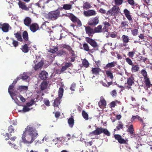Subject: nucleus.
Returning <instances> with one entry per match:
<instances>
[{"label": "nucleus", "instance_id": "obj_1", "mask_svg": "<svg viewBox=\"0 0 152 152\" xmlns=\"http://www.w3.org/2000/svg\"><path fill=\"white\" fill-rule=\"evenodd\" d=\"M38 135L37 131L31 126H28L26 128L22 136L23 142L26 144L31 143Z\"/></svg>", "mask_w": 152, "mask_h": 152}, {"label": "nucleus", "instance_id": "obj_2", "mask_svg": "<svg viewBox=\"0 0 152 152\" xmlns=\"http://www.w3.org/2000/svg\"><path fill=\"white\" fill-rule=\"evenodd\" d=\"M102 133L107 136L110 135V132L107 129L100 127L97 128L95 130L93 131L92 132H90L88 134V136L91 137L93 135H98Z\"/></svg>", "mask_w": 152, "mask_h": 152}, {"label": "nucleus", "instance_id": "obj_3", "mask_svg": "<svg viewBox=\"0 0 152 152\" xmlns=\"http://www.w3.org/2000/svg\"><path fill=\"white\" fill-rule=\"evenodd\" d=\"M60 13V11L58 10L50 12L48 15V18L51 20H56L59 17Z\"/></svg>", "mask_w": 152, "mask_h": 152}, {"label": "nucleus", "instance_id": "obj_4", "mask_svg": "<svg viewBox=\"0 0 152 152\" xmlns=\"http://www.w3.org/2000/svg\"><path fill=\"white\" fill-rule=\"evenodd\" d=\"M127 83L125 84L126 88L128 89H131V86L134 84V75L132 74L131 75L127 78ZM131 89L132 90V89Z\"/></svg>", "mask_w": 152, "mask_h": 152}, {"label": "nucleus", "instance_id": "obj_5", "mask_svg": "<svg viewBox=\"0 0 152 152\" xmlns=\"http://www.w3.org/2000/svg\"><path fill=\"white\" fill-rule=\"evenodd\" d=\"M120 9L118 7L114 6L112 8L109 10L107 12L106 14L112 16L117 15L119 12Z\"/></svg>", "mask_w": 152, "mask_h": 152}, {"label": "nucleus", "instance_id": "obj_6", "mask_svg": "<svg viewBox=\"0 0 152 152\" xmlns=\"http://www.w3.org/2000/svg\"><path fill=\"white\" fill-rule=\"evenodd\" d=\"M99 21V17L96 16L90 19L88 22V24L89 25L95 26L98 23Z\"/></svg>", "mask_w": 152, "mask_h": 152}, {"label": "nucleus", "instance_id": "obj_7", "mask_svg": "<svg viewBox=\"0 0 152 152\" xmlns=\"http://www.w3.org/2000/svg\"><path fill=\"white\" fill-rule=\"evenodd\" d=\"M86 40L94 48H97L98 46L95 40L91 38L88 37H86Z\"/></svg>", "mask_w": 152, "mask_h": 152}, {"label": "nucleus", "instance_id": "obj_8", "mask_svg": "<svg viewBox=\"0 0 152 152\" xmlns=\"http://www.w3.org/2000/svg\"><path fill=\"white\" fill-rule=\"evenodd\" d=\"M14 85L13 84H11L9 86L8 88V92L12 97V99L14 100L15 102L17 104H18V102H17V101L18 100L17 99H14L12 97V95H15L16 94H15V92L14 91H11L12 90L13 88H14Z\"/></svg>", "mask_w": 152, "mask_h": 152}, {"label": "nucleus", "instance_id": "obj_9", "mask_svg": "<svg viewBox=\"0 0 152 152\" xmlns=\"http://www.w3.org/2000/svg\"><path fill=\"white\" fill-rule=\"evenodd\" d=\"M96 12L93 10H89L87 11L84 10L83 14L86 17H89L91 16H94L96 15Z\"/></svg>", "mask_w": 152, "mask_h": 152}, {"label": "nucleus", "instance_id": "obj_10", "mask_svg": "<svg viewBox=\"0 0 152 152\" xmlns=\"http://www.w3.org/2000/svg\"><path fill=\"white\" fill-rule=\"evenodd\" d=\"M114 137L118 140V142L121 144H126L127 140H125L122 138L121 136L118 134H115Z\"/></svg>", "mask_w": 152, "mask_h": 152}, {"label": "nucleus", "instance_id": "obj_11", "mask_svg": "<svg viewBox=\"0 0 152 152\" xmlns=\"http://www.w3.org/2000/svg\"><path fill=\"white\" fill-rule=\"evenodd\" d=\"M11 28L8 23H4L3 24H0V28L2 29V31L5 32H7L9 31V28Z\"/></svg>", "mask_w": 152, "mask_h": 152}, {"label": "nucleus", "instance_id": "obj_12", "mask_svg": "<svg viewBox=\"0 0 152 152\" xmlns=\"http://www.w3.org/2000/svg\"><path fill=\"white\" fill-rule=\"evenodd\" d=\"M18 5L19 8L22 10L26 11L29 10V7L26 6L25 3L20 0L18 2Z\"/></svg>", "mask_w": 152, "mask_h": 152}, {"label": "nucleus", "instance_id": "obj_13", "mask_svg": "<svg viewBox=\"0 0 152 152\" xmlns=\"http://www.w3.org/2000/svg\"><path fill=\"white\" fill-rule=\"evenodd\" d=\"M39 76L42 80H45L48 77V74L45 71H42L39 74Z\"/></svg>", "mask_w": 152, "mask_h": 152}, {"label": "nucleus", "instance_id": "obj_14", "mask_svg": "<svg viewBox=\"0 0 152 152\" xmlns=\"http://www.w3.org/2000/svg\"><path fill=\"white\" fill-rule=\"evenodd\" d=\"M86 33L89 36L92 35L94 33V31L93 28H91L89 26H85Z\"/></svg>", "mask_w": 152, "mask_h": 152}, {"label": "nucleus", "instance_id": "obj_15", "mask_svg": "<svg viewBox=\"0 0 152 152\" xmlns=\"http://www.w3.org/2000/svg\"><path fill=\"white\" fill-rule=\"evenodd\" d=\"M30 29L33 32H35L39 29L38 25L36 23H33L30 26Z\"/></svg>", "mask_w": 152, "mask_h": 152}, {"label": "nucleus", "instance_id": "obj_16", "mask_svg": "<svg viewBox=\"0 0 152 152\" xmlns=\"http://www.w3.org/2000/svg\"><path fill=\"white\" fill-rule=\"evenodd\" d=\"M124 12L125 16L127 19L129 21L132 20V19L130 14V12L127 9H125L124 10Z\"/></svg>", "mask_w": 152, "mask_h": 152}, {"label": "nucleus", "instance_id": "obj_17", "mask_svg": "<svg viewBox=\"0 0 152 152\" xmlns=\"http://www.w3.org/2000/svg\"><path fill=\"white\" fill-rule=\"evenodd\" d=\"M101 71V69L99 68H92L91 70L92 74L96 75H99Z\"/></svg>", "mask_w": 152, "mask_h": 152}, {"label": "nucleus", "instance_id": "obj_18", "mask_svg": "<svg viewBox=\"0 0 152 152\" xmlns=\"http://www.w3.org/2000/svg\"><path fill=\"white\" fill-rule=\"evenodd\" d=\"M31 19L29 17L26 18L24 20V23L25 25L27 26H29L31 23Z\"/></svg>", "mask_w": 152, "mask_h": 152}, {"label": "nucleus", "instance_id": "obj_19", "mask_svg": "<svg viewBox=\"0 0 152 152\" xmlns=\"http://www.w3.org/2000/svg\"><path fill=\"white\" fill-rule=\"evenodd\" d=\"M43 65V63L42 61L39 62L37 64L35 65L34 67V69L35 70L41 69Z\"/></svg>", "mask_w": 152, "mask_h": 152}, {"label": "nucleus", "instance_id": "obj_20", "mask_svg": "<svg viewBox=\"0 0 152 152\" xmlns=\"http://www.w3.org/2000/svg\"><path fill=\"white\" fill-rule=\"evenodd\" d=\"M116 64V63L115 62H111V63H109L107 64L106 66H105L104 67V69H107L108 68H111L112 67H113L115 66Z\"/></svg>", "mask_w": 152, "mask_h": 152}, {"label": "nucleus", "instance_id": "obj_21", "mask_svg": "<svg viewBox=\"0 0 152 152\" xmlns=\"http://www.w3.org/2000/svg\"><path fill=\"white\" fill-rule=\"evenodd\" d=\"M144 79L145 84L147 88H149L151 85V84L149 78L147 77L144 78Z\"/></svg>", "mask_w": 152, "mask_h": 152}, {"label": "nucleus", "instance_id": "obj_22", "mask_svg": "<svg viewBox=\"0 0 152 152\" xmlns=\"http://www.w3.org/2000/svg\"><path fill=\"white\" fill-rule=\"evenodd\" d=\"M140 69L138 65H132V72H135L138 71Z\"/></svg>", "mask_w": 152, "mask_h": 152}, {"label": "nucleus", "instance_id": "obj_23", "mask_svg": "<svg viewBox=\"0 0 152 152\" xmlns=\"http://www.w3.org/2000/svg\"><path fill=\"white\" fill-rule=\"evenodd\" d=\"M48 83L47 82L45 81H43L41 84L40 85L41 89L42 90L45 89L47 87Z\"/></svg>", "mask_w": 152, "mask_h": 152}, {"label": "nucleus", "instance_id": "obj_24", "mask_svg": "<svg viewBox=\"0 0 152 152\" xmlns=\"http://www.w3.org/2000/svg\"><path fill=\"white\" fill-rule=\"evenodd\" d=\"M23 37L24 41H25V42H26L28 40V34L27 32L26 31H24L23 32Z\"/></svg>", "mask_w": 152, "mask_h": 152}, {"label": "nucleus", "instance_id": "obj_25", "mask_svg": "<svg viewBox=\"0 0 152 152\" xmlns=\"http://www.w3.org/2000/svg\"><path fill=\"white\" fill-rule=\"evenodd\" d=\"M68 122L69 126L70 127L72 128L74 124V120L72 117L68 119Z\"/></svg>", "mask_w": 152, "mask_h": 152}, {"label": "nucleus", "instance_id": "obj_26", "mask_svg": "<svg viewBox=\"0 0 152 152\" xmlns=\"http://www.w3.org/2000/svg\"><path fill=\"white\" fill-rule=\"evenodd\" d=\"M135 119H138L139 121L142 122V123H143L142 119L141 117H140L138 115H136V116H132V117L131 119V121H134Z\"/></svg>", "mask_w": 152, "mask_h": 152}, {"label": "nucleus", "instance_id": "obj_27", "mask_svg": "<svg viewBox=\"0 0 152 152\" xmlns=\"http://www.w3.org/2000/svg\"><path fill=\"white\" fill-rule=\"evenodd\" d=\"M64 91V90L62 88L60 87L58 91V98H60V99H61L63 96Z\"/></svg>", "mask_w": 152, "mask_h": 152}, {"label": "nucleus", "instance_id": "obj_28", "mask_svg": "<svg viewBox=\"0 0 152 152\" xmlns=\"http://www.w3.org/2000/svg\"><path fill=\"white\" fill-rule=\"evenodd\" d=\"M45 3V0H41L39 2L36 4V5L40 7H44V4Z\"/></svg>", "mask_w": 152, "mask_h": 152}, {"label": "nucleus", "instance_id": "obj_29", "mask_svg": "<svg viewBox=\"0 0 152 152\" xmlns=\"http://www.w3.org/2000/svg\"><path fill=\"white\" fill-rule=\"evenodd\" d=\"M61 99L59 98H56L54 100V102L53 104V106L54 107H57L58 105L60 104V100Z\"/></svg>", "mask_w": 152, "mask_h": 152}, {"label": "nucleus", "instance_id": "obj_30", "mask_svg": "<svg viewBox=\"0 0 152 152\" xmlns=\"http://www.w3.org/2000/svg\"><path fill=\"white\" fill-rule=\"evenodd\" d=\"M114 2L115 4L114 6L118 7L122 4L123 0H114Z\"/></svg>", "mask_w": 152, "mask_h": 152}, {"label": "nucleus", "instance_id": "obj_31", "mask_svg": "<svg viewBox=\"0 0 152 152\" xmlns=\"http://www.w3.org/2000/svg\"><path fill=\"white\" fill-rule=\"evenodd\" d=\"M98 104L99 107L101 108L104 107L106 105V101L104 100H100Z\"/></svg>", "mask_w": 152, "mask_h": 152}, {"label": "nucleus", "instance_id": "obj_32", "mask_svg": "<svg viewBox=\"0 0 152 152\" xmlns=\"http://www.w3.org/2000/svg\"><path fill=\"white\" fill-rule=\"evenodd\" d=\"M94 33L101 32L102 31V26L99 25L97 27H95L94 29Z\"/></svg>", "mask_w": 152, "mask_h": 152}, {"label": "nucleus", "instance_id": "obj_33", "mask_svg": "<svg viewBox=\"0 0 152 152\" xmlns=\"http://www.w3.org/2000/svg\"><path fill=\"white\" fill-rule=\"evenodd\" d=\"M83 6L84 9H88L90 8L91 7L90 3L88 2L84 3Z\"/></svg>", "mask_w": 152, "mask_h": 152}, {"label": "nucleus", "instance_id": "obj_34", "mask_svg": "<svg viewBox=\"0 0 152 152\" xmlns=\"http://www.w3.org/2000/svg\"><path fill=\"white\" fill-rule=\"evenodd\" d=\"M21 49L23 52L25 53H27L28 51V47L26 44L23 45L22 48H21Z\"/></svg>", "mask_w": 152, "mask_h": 152}, {"label": "nucleus", "instance_id": "obj_35", "mask_svg": "<svg viewBox=\"0 0 152 152\" xmlns=\"http://www.w3.org/2000/svg\"><path fill=\"white\" fill-rule=\"evenodd\" d=\"M105 72L107 77H109L111 79H113V74L110 71H106Z\"/></svg>", "mask_w": 152, "mask_h": 152}, {"label": "nucleus", "instance_id": "obj_36", "mask_svg": "<svg viewBox=\"0 0 152 152\" xmlns=\"http://www.w3.org/2000/svg\"><path fill=\"white\" fill-rule=\"evenodd\" d=\"M122 38L123 42L127 43L129 42V38L128 36L123 35Z\"/></svg>", "mask_w": 152, "mask_h": 152}, {"label": "nucleus", "instance_id": "obj_37", "mask_svg": "<svg viewBox=\"0 0 152 152\" xmlns=\"http://www.w3.org/2000/svg\"><path fill=\"white\" fill-rule=\"evenodd\" d=\"M55 57V56L53 53H51L50 54H49L47 56V57L50 60V61H53L54 60Z\"/></svg>", "mask_w": 152, "mask_h": 152}, {"label": "nucleus", "instance_id": "obj_38", "mask_svg": "<svg viewBox=\"0 0 152 152\" xmlns=\"http://www.w3.org/2000/svg\"><path fill=\"white\" fill-rule=\"evenodd\" d=\"M67 33L64 30L61 31L60 34V37L59 39H62L63 38H65L67 35Z\"/></svg>", "mask_w": 152, "mask_h": 152}, {"label": "nucleus", "instance_id": "obj_39", "mask_svg": "<svg viewBox=\"0 0 152 152\" xmlns=\"http://www.w3.org/2000/svg\"><path fill=\"white\" fill-rule=\"evenodd\" d=\"M15 37L16 38L17 40L20 41H23V39L22 38L21 35L18 33H16L15 34Z\"/></svg>", "mask_w": 152, "mask_h": 152}, {"label": "nucleus", "instance_id": "obj_40", "mask_svg": "<svg viewBox=\"0 0 152 152\" xmlns=\"http://www.w3.org/2000/svg\"><path fill=\"white\" fill-rule=\"evenodd\" d=\"M57 55L58 56H61L62 55H64L66 54L65 51L63 50H61L58 51L57 53Z\"/></svg>", "mask_w": 152, "mask_h": 152}, {"label": "nucleus", "instance_id": "obj_41", "mask_svg": "<svg viewBox=\"0 0 152 152\" xmlns=\"http://www.w3.org/2000/svg\"><path fill=\"white\" fill-rule=\"evenodd\" d=\"M28 89V86H20L18 88V90H20V91H27Z\"/></svg>", "mask_w": 152, "mask_h": 152}, {"label": "nucleus", "instance_id": "obj_42", "mask_svg": "<svg viewBox=\"0 0 152 152\" xmlns=\"http://www.w3.org/2000/svg\"><path fill=\"white\" fill-rule=\"evenodd\" d=\"M72 5L69 4H65L63 7V8L65 10H69L72 9Z\"/></svg>", "mask_w": 152, "mask_h": 152}, {"label": "nucleus", "instance_id": "obj_43", "mask_svg": "<svg viewBox=\"0 0 152 152\" xmlns=\"http://www.w3.org/2000/svg\"><path fill=\"white\" fill-rule=\"evenodd\" d=\"M58 49L57 47H52L50 48L49 52L54 54L55 52L57 51Z\"/></svg>", "mask_w": 152, "mask_h": 152}, {"label": "nucleus", "instance_id": "obj_44", "mask_svg": "<svg viewBox=\"0 0 152 152\" xmlns=\"http://www.w3.org/2000/svg\"><path fill=\"white\" fill-rule=\"evenodd\" d=\"M82 63L83 66L86 67H88L89 66V64L88 61L86 59H84L82 61Z\"/></svg>", "mask_w": 152, "mask_h": 152}, {"label": "nucleus", "instance_id": "obj_45", "mask_svg": "<svg viewBox=\"0 0 152 152\" xmlns=\"http://www.w3.org/2000/svg\"><path fill=\"white\" fill-rule=\"evenodd\" d=\"M30 110V109L29 108L26 106H25L23 107V110H19V111L22 112L23 113H25L26 112H28Z\"/></svg>", "mask_w": 152, "mask_h": 152}, {"label": "nucleus", "instance_id": "obj_46", "mask_svg": "<svg viewBox=\"0 0 152 152\" xmlns=\"http://www.w3.org/2000/svg\"><path fill=\"white\" fill-rule=\"evenodd\" d=\"M82 115L83 118L86 120H87L88 119V114L84 111L82 112Z\"/></svg>", "mask_w": 152, "mask_h": 152}, {"label": "nucleus", "instance_id": "obj_47", "mask_svg": "<svg viewBox=\"0 0 152 152\" xmlns=\"http://www.w3.org/2000/svg\"><path fill=\"white\" fill-rule=\"evenodd\" d=\"M21 75L22 79L23 80H27V79H28V76L26 75V74L24 73Z\"/></svg>", "mask_w": 152, "mask_h": 152}, {"label": "nucleus", "instance_id": "obj_48", "mask_svg": "<svg viewBox=\"0 0 152 152\" xmlns=\"http://www.w3.org/2000/svg\"><path fill=\"white\" fill-rule=\"evenodd\" d=\"M128 130L130 134H133L134 130L133 128V126L132 125H131L129 126L128 128Z\"/></svg>", "mask_w": 152, "mask_h": 152}, {"label": "nucleus", "instance_id": "obj_49", "mask_svg": "<svg viewBox=\"0 0 152 152\" xmlns=\"http://www.w3.org/2000/svg\"><path fill=\"white\" fill-rule=\"evenodd\" d=\"M128 22L126 21H123L121 23L120 26L121 28H123L128 26Z\"/></svg>", "mask_w": 152, "mask_h": 152}, {"label": "nucleus", "instance_id": "obj_50", "mask_svg": "<svg viewBox=\"0 0 152 152\" xmlns=\"http://www.w3.org/2000/svg\"><path fill=\"white\" fill-rule=\"evenodd\" d=\"M141 73L144 77V78L147 77V74L146 72L144 69H142L141 71Z\"/></svg>", "mask_w": 152, "mask_h": 152}, {"label": "nucleus", "instance_id": "obj_51", "mask_svg": "<svg viewBox=\"0 0 152 152\" xmlns=\"http://www.w3.org/2000/svg\"><path fill=\"white\" fill-rule=\"evenodd\" d=\"M83 47L85 50L87 51H89V46L86 43H84L83 45Z\"/></svg>", "mask_w": 152, "mask_h": 152}, {"label": "nucleus", "instance_id": "obj_52", "mask_svg": "<svg viewBox=\"0 0 152 152\" xmlns=\"http://www.w3.org/2000/svg\"><path fill=\"white\" fill-rule=\"evenodd\" d=\"M76 84L74 83H73L72 84L71 86V87L70 88V89L72 91H74L75 90V89L76 87Z\"/></svg>", "mask_w": 152, "mask_h": 152}, {"label": "nucleus", "instance_id": "obj_53", "mask_svg": "<svg viewBox=\"0 0 152 152\" xmlns=\"http://www.w3.org/2000/svg\"><path fill=\"white\" fill-rule=\"evenodd\" d=\"M71 20L74 22H76L77 21V20L78 19H77L75 16L74 15H72L71 17Z\"/></svg>", "mask_w": 152, "mask_h": 152}, {"label": "nucleus", "instance_id": "obj_54", "mask_svg": "<svg viewBox=\"0 0 152 152\" xmlns=\"http://www.w3.org/2000/svg\"><path fill=\"white\" fill-rule=\"evenodd\" d=\"M123 124L121 122H119L118 126L116 127V128L117 130H119L120 129H122L123 128Z\"/></svg>", "mask_w": 152, "mask_h": 152}, {"label": "nucleus", "instance_id": "obj_55", "mask_svg": "<svg viewBox=\"0 0 152 152\" xmlns=\"http://www.w3.org/2000/svg\"><path fill=\"white\" fill-rule=\"evenodd\" d=\"M126 61L130 65H132L133 64L131 60L129 58H127L126 59Z\"/></svg>", "mask_w": 152, "mask_h": 152}, {"label": "nucleus", "instance_id": "obj_56", "mask_svg": "<svg viewBox=\"0 0 152 152\" xmlns=\"http://www.w3.org/2000/svg\"><path fill=\"white\" fill-rule=\"evenodd\" d=\"M138 30L137 29H134L132 31V34L134 36H136L138 33Z\"/></svg>", "mask_w": 152, "mask_h": 152}, {"label": "nucleus", "instance_id": "obj_57", "mask_svg": "<svg viewBox=\"0 0 152 152\" xmlns=\"http://www.w3.org/2000/svg\"><path fill=\"white\" fill-rule=\"evenodd\" d=\"M34 104V100L32 99H31L30 102L27 103L26 104V105L27 106H31Z\"/></svg>", "mask_w": 152, "mask_h": 152}, {"label": "nucleus", "instance_id": "obj_58", "mask_svg": "<svg viewBox=\"0 0 152 152\" xmlns=\"http://www.w3.org/2000/svg\"><path fill=\"white\" fill-rule=\"evenodd\" d=\"M135 53V52L134 51L130 52H129L128 55L131 58H132Z\"/></svg>", "mask_w": 152, "mask_h": 152}, {"label": "nucleus", "instance_id": "obj_59", "mask_svg": "<svg viewBox=\"0 0 152 152\" xmlns=\"http://www.w3.org/2000/svg\"><path fill=\"white\" fill-rule=\"evenodd\" d=\"M44 103L47 106H50V102L49 100L48 99H45Z\"/></svg>", "mask_w": 152, "mask_h": 152}, {"label": "nucleus", "instance_id": "obj_60", "mask_svg": "<svg viewBox=\"0 0 152 152\" xmlns=\"http://www.w3.org/2000/svg\"><path fill=\"white\" fill-rule=\"evenodd\" d=\"M12 44L13 46L15 47H16L18 45V42L17 41L14 40L13 39H12Z\"/></svg>", "mask_w": 152, "mask_h": 152}, {"label": "nucleus", "instance_id": "obj_61", "mask_svg": "<svg viewBox=\"0 0 152 152\" xmlns=\"http://www.w3.org/2000/svg\"><path fill=\"white\" fill-rule=\"evenodd\" d=\"M128 2L131 6H134V0H128Z\"/></svg>", "mask_w": 152, "mask_h": 152}, {"label": "nucleus", "instance_id": "obj_62", "mask_svg": "<svg viewBox=\"0 0 152 152\" xmlns=\"http://www.w3.org/2000/svg\"><path fill=\"white\" fill-rule=\"evenodd\" d=\"M18 97L20 99V100L22 102H25L26 101L25 99L21 95H20L18 96Z\"/></svg>", "mask_w": 152, "mask_h": 152}, {"label": "nucleus", "instance_id": "obj_63", "mask_svg": "<svg viewBox=\"0 0 152 152\" xmlns=\"http://www.w3.org/2000/svg\"><path fill=\"white\" fill-rule=\"evenodd\" d=\"M116 94L117 93L115 90H113L112 91L111 95L113 97H115L116 95Z\"/></svg>", "mask_w": 152, "mask_h": 152}, {"label": "nucleus", "instance_id": "obj_64", "mask_svg": "<svg viewBox=\"0 0 152 152\" xmlns=\"http://www.w3.org/2000/svg\"><path fill=\"white\" fill-rule=\"evenodd\" d=\"M64 48L67 49L69 52L72 50L70 46L67 45H65L64 46Z\"/></svg>", "mask_w": 152, "mask_h": 152}]
</instances>
